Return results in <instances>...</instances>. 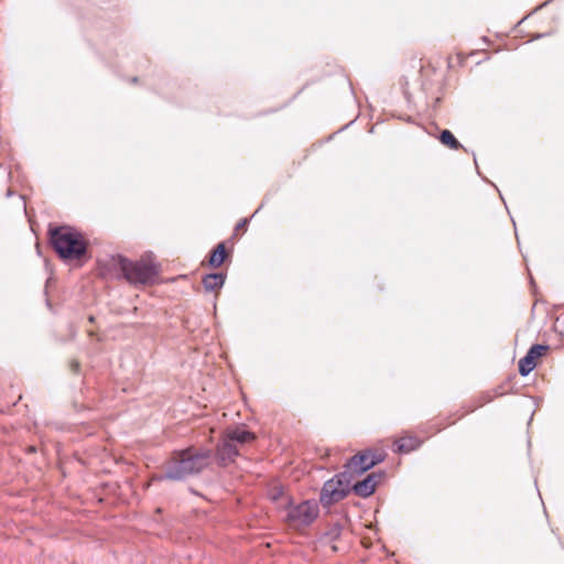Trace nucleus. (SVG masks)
<instances>
[{"instance_id":"obj_19","label":"nucleus","mask_w":564,"mask_h":564,"mask_svg":"<svg viewBox=\"0 0 564 564\" xmlns=\"http://www.w3.org/2000/svg\"><path fill=\"white\" fill-rule=\"evenodd\" d=\"M491 400H492V397H491V395H489V394H487V395H485V397H484V401H482V403L490 402Z\"/></svg>"},{"instance_id":"obj_7","label":"nucleus","mask_w":564,"mask_h":564,"mask_svg":"<svg viewBox=\"0 0 564 564\" xmlns=\"http://www.w3.org/2000/svg\"><path fill=\"white\" fill-rule=\"evenodd\" d=\"M238 455L239 451L237 448V445L234 444L226 436L217 445L216 456L218 464L221 466H226L228 463L232 462Z\"/></svg>"},{"instance_id":"obj_16","label":"nucleus","mask_w":564,"mask_h":564,"mask_svg":"<svg viewBox=\"0 0 564 564\" xmlns=\"http://www.w3.org/2000/svg\"><path fill=\"white\" fill-rule=\"evenodd\" d=\"M549 349V345L535 344L530 347L528 354L535 360L536 358L542 357Z\"/></svg>"},{"instance_id":"obj_21","label":"nucleus","mask_w":564,"mask_h":564,"mask_svg":"<svg viewBox=\"0 0 564 564\" xmlns=\"http://www.w3.org/2000/svg\"><path fill=\"white\" fill-rule=\"evenodd\" d=\"M72 367H73L74 371H77L78 368H79V364L78 362H73Z\"/></svg>"},{"instance_id":"obj_6","label":"nucleus","mask_w":564,"mask_h":564,"mask_svg":"<svg viewBox=\"0 0 564 564\" xmlns=\"http://www.w3.org/2000/svg\"><path fill=\"white\" fill-rule=\"evenodd\" d=\"M383 476V471H373L368 474L362 480L356 481L352 485V492L360 498L370 497L376 491V488Z\"/></svg>"},{"instance_id":"obj_9","label":"nucleus","mask_w":564,"mask_h":564,"mask_svg":"<svg viewBox=\"0 0 564 564\" xmlns=\"http://www.w3.org/2000/svg\"><path fill=\"white\" fill-rule=\"evenodd\" d=\"M423 444V441L420 440L415 435H405L398 440H395L393 444V452L399 454H409L417 448H420Z\"/></svg>"},{"instance_id":"obj_5","label":"nucleus","mask_w":564,"mask_h":564,"mask_svg":"<svg viewBox=\"0 0 564 564\" xmlns=\"http://www.w3.org/2000/svg\"><path fill=\"white\" fill-rule=\"evenodd\" d=\"M349 494L343 489V487L337 486V482L334 479H329L324 482L321 494H319V502L323 507L328 508L334 503L339 502L344 498H346Z\"/></svg>"},{"instance_id":"obj_4","label":"nucleus","mask_w":564,"mask_h":564,"mask_svg":"<svg viewBox=\"0 0 564 564\" xmlns=\"http://www.w3.org/2000/svg\"><path fill=\"white\" fill-rule=\"evenodd\" d=\"M319 514L316 500L308 499L300 503L290 502L286 507L285 520L293 528L308 527Z\"/></svg>"},{"instance_id":"obj_13","label":"nucleus","mask_w":564,"mask_h":564,"mask_svg":"<svg viewBox=\"0 0 564 564\" xmlns=\"http://www.w3.org/2000/svg\"><path fill=\"white\" fill-rule=\"evenodd\" d=\"M227 257V251L224 242L218 243L210 252L208 264L212 268H219Z\"/></svg>"},{"instance_id":"obj_8","label":"nucleus","mask_w":564,"mask_h":564,"mask_svg":"<svg viewBox=\"0 0 564 564\" xmlns=\"http://www.w3.org/2000/svg\"><path fill=\"white\" fill-rule=\"evenodd\" d=\"M348 463L354 467L357 474L362 475L381 463V459H370V451H366L354 455Z\"/></svg>"},{"instance_id":"obj_17","label":"nucleus","mask_w":564,"mask_h":564,"mask_svg":"<svg viewBox=\"0 0 564 564\" xmlns=\"http://www.w3.org/2000/svg\"><path fill=\"white\" fill-rule=\"evenodd\" d=\"M341 529V525L336 523L325 533V535L328 538V540L335 541L340 536Z\"/></svg>"},{"instance_id":"obj_14","label":"nucleus","mask_w":564,"mask_h":564,"mask_svg":"<svg viewBox=\"0 0 564 564\" xmlns=\"http://www.w3.org/2000/svg\"><path fill=\"white\" fill-rule=\"evenodd\" d=\"M438 140L446 147L452 150H458L463 148L460 142L455 138V135L449 130H443L440 133Z\"/></svg>"},{"instance_id":"obj_10","label":"nucleus","mask_w":564,"mask_h":564,"mask_svg":"<svg viewBox=\"0 0 564 564\" xmlns=\"http://www.w3.org/2000/svg\"><path fill=\"white\" fill-rule=\"evenodd\" d=\"M360 476L357 474V471L354 469L352 466L347 462L344 465V470L336 474L332 479H334L337 482V486L343 487L348 494L352 491V480Z\"/></svg>"},{"instance_id":"obj_15","label":"nucleus","mask_w":564,"mask_h":564,"mask_svg":"<svg viewBox=\"0 0 564 564\" xmlns=\"http://www.w3.org/2000/svg\"><path fill=\"white\" fill-rule=\"evenodd\" d=\"M535 366V360L527 352V355L519 360V373L522 377H527Z\"/></svg>"},{"instance_id":"obj_3","label":"nucleus","mask_w":564,"mask_h":564,"mask_svg":"<svg viewBox=\"0 0 564 564\" xmlns=\"http://www.w3.org/2000/svg\"><path fill=\"white\" fill-rule=\"evenodd\" d=\"M111 267L120 274L118 278L127 280L131 285H152L155 283L160 267L153 261L140 259L130 260L124 256L111 257Z\"/></svg>"},{"instance_id":"obj_24","label":"nucleus","mask_w":564,"mask_h":564,"mask_svg":"<svg viewBox=\"0 0 564 564\" xmlns=\"http://www.w3.org/2000/svg\"><path fill=\"white\" fill-rule=\"evenodd\" d=\"M261 207H262V206H260L258 209H256V212H254V214L252 215V217H253L257 213H259V210H260V208H261Z\"/></svg>"},{"instance_id":"obj_23","label":"nucleus","mask_w":564,"mask_h":564,"mask_svg":"<svg viewBox=\"0 0 564 564\" xmlns=\"http://www.w3.org/2000/svg\"><path fill=\"white\" fill-rule=\"evenodd\" d=\"M549 3V1L543 2L539 8L545 7Z\"/></svg>"},{"instance_id":"obj_1","label":"nucleus","mask_w":564,"mask_h":564,"mask_svg":"<svg viewBox=\"0 0 564 564\" xmlns=\"http://www.w3.org/2000/svg\"><path fill=\"white\" fill-rule=\"evenodd\" d=\"M212 464V451L188 447L177 452L167 463L161 479L181 481L189 476L197 475Z\"/></svg>"},{"instance_id":"obj_18","label":"nucleus","mask_w":564,"mask_h":564,"mask_svg":"<svg viewBox=\"0 0 564 564\" xmlns=\"http://www.w3.org/2000/svg\"><path fill=\"white\" fill-rule=\"evenodd\" d=\"M250 221V218H242L237 225H236V228L235 230L238 231V230H242V229H246V227L248 226Z\"/></svg>"},{"instance_id":"obj_20","label":"nucleus","mask_w":564,"mask_h":564,"mask_svg":"<svg viewBox=\"0 0 564 564\" xmlns=\"http://www.w3.org/2000/svg\"><path fill=\"white\" fill-rule=\"evenodd\" d=\"M370 459H381V462L383 460V456L381 455H370Z\"/></svg>"},{"instance_id":"obj_12","label":"nucleus","mask_w":564,"mask_h":564,"mask_svg":"<svg viewBox=\"0 0 564 564\" xmlns=\"http://www.w3.org/2000/svg\"><path fill=\"white\" fill-rule=\"evenodd\" d=\"M225 436L236 445L246 444L254 440V435L251 432L240 427L227 431Z\"/></svg>"},{"instance_id":"obj_2","label":"nucleus","mask_w":564,"mask_h":564,"mask_svg":"<svg viewBox=\"0 0 564 564\" xmlns=\"http://www.w3.org/2000/svg\"><path fill=\"white\" fill-rule=\"evenodd\" d=\"M48 236L53 249L65 261L79 260L87 254L88 243L83 234L74 227L51 226Z\"/></svg>"},{"instance_id":"obj_11","label":"nucleus","mask_w":564,"mask_h":564,"mask_svg":"<svg viewBox=\"0 0 564 564\" xmlns=\"http://www.w3.org/2000/svg\"><path fill=\"white\" fill-rule=\"evenodd\" d=\"M225 281L226 275L224 273H208L203 278V285L206 291L210 292L221 289Z\"/></svg>"},{"instance_id":"obj_22","label":"nucleus","mask_w":564,"mask_h":564,"mask_svg":"<svg viewBox=\"0 0 564 564\" xmlns=\"http://www.w3.org/2000/svg\"><path fill=\"white\" fill-rule=\"evenodd\" d=\"M12 194H13V192L11 189H8L7 196H11Z\"/></svg>"}]
</instances>
